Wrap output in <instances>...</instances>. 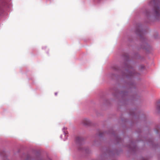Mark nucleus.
Wrapping results in <instances>:
<instances>
[{"instance_id": "2", "label": "nucleus", "mask_w": 160, "mask_h": 160, "mask_svg": "<svg viewBox=\"0 0 160 160\" xmlns=\"http://www.w3.org/2000/svg\"><path fill=\"white\" fill-rule=\"evenodd\" d=\"M82 123L84 125H89L90 124L91 122L88 119L85 118L82 120Z\"/></svg>"}, {"instance_id": "1", "label": "nucleus", "mask_w": 160, "mask_h": 160, "mask_svg": "<svg viewBox=\"0 0 160 160\" xmlns=\"http://www.w3.org/2000/svg\"><path fill=\"white\" fill-rule=\"evenodd\" d=\"M151 4H153L154 5V9L155 11V14L156 15L158 16L160 14V8L158 7H157L156 6V4L157 3V0H152L151 2Z\"/></svg>"}, {"instance_id": "3", "label": "nucleus", "mask_w": 160, "mask_h": 160, "mask_svg": "<svg viewBox=\"0 0 160 160\" xmlns=\"http://www.w3.org/2000/svg\"><path fill=\"white\" fill-rule=\"evenodd\" d=\"M82 140V138L81 137H78L76 138V140L77 142H80Z\"/></svg>"}, {"instance_id": "7", "label": "nucleus", "mask_w": 160, "mask_h": 160, "mask_svg": "<svg viewBox=\"0 0 160 160\" xmlns=\"http://www.w3.org/2000/svg\"><path fill=\"white\" fill-rule=\"evenodd\" d=\"M157 108L158 110H160V106H158Z\"/></svg>"}, {"instance_id": "4", "label": "nucleus", "mask_w": 160, "mask_h": 160, "mask_svg": "<svg viewBox=\"0 0 160 160\" xmlns=\"http://www.w3.org/2000/svg\"><path fill=\"white\" fill-rule=\"evenodd\" d=\"M135 74V76L136 75V73L135 72H129V75H128V77L130 76H134Z\"/></svg>"}, {"instance_id": "5", "label": "nucleus", "mask_w": 160, "mask_h": 160, "mask_svg": "<svg viewBox=\"0 0 160 160\" xmlns=\"http://www.w3.org/2000/svg\"><path fill=\"white\" fill-rule=\"evenodd\" d=\"M112 68L113 69L116 70V66L113 67Z\"/></svg>"}, {"instance_id": "8", "label": "nucleus", "mask_w": 160, "mask_h": 160, "mask_svg": "<svg viewBox=\"0 0 160 160\" xmlns=\"http://www.w3.org/2000/svg\"><path fill=\"white\" fill-rule=\"evenodd\" d=\"M55 94L56 95H57V93H55Z\"/></svg>"}, {"instance_id": "6", "label": "nucleus", "mask_w": 160, "mask_h": 160, "mask_svg": "<svg viewBox=\"0 0 160 160\" xmlns=\"http://www.w3.org/2000/svg\"><path fill=\"white\" fill-rule=\"evenodd\" d=\"M64 132L65 134V135L67 134L68 133L67 131H66V132L64 131Z\"/></svg>"}]
</instances>
